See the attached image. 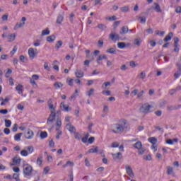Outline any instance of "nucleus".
Segmentation results:
<instances>
[{
    "instance_id": "f257e3e1",
    "label": "nucleus",
    "mask_w": 181,
    "mask_h": 181,
    "mask_svg": "<svg viewBox=\"0 0 181 181\" xmlns=\"http://www.w3.org/2000/svg\"><path fill=\"white\" fill-rule=\"evenodd\" d=\"M33 172V168L30 164H24L23 173L25 177H30L32 176V173Z\"/></svg>"
},
{
    "instance_id": "f03ea898",
    "label": "nucleus",
    "mask_w": 181,
    "mask_h": 181,
    "mask_svg": "<svg viewBox=\"0 0 181 181\" xmlns=\"http://www.w3.org/2000/svg\"><path fill=\"white\" fill-rule=\"evenodd\" d=\"M125 124H127V122L125 121H123V124H113L112 127V132H114V134H119V132H123L124 128L125 127Z\"/></svg>"
},
{
    "instance_id": "7ed1b4c3",
    "label": "nucleus",
    "mask_w": 181,
    "mask_h": 181,
    "mask_svg": "<svg viewBox=\"0 0 181 181\" xmlns=\"http://www.w3.org/2000/svg\"><path fill=\"white\" fill-rule=\"evenodd\" d=\"M177 66V71L174 74V78L176 80L177 78H179L181 76V64L177 62L176 64Z\"/></svg>"
},
{
    "instance_id": "20e7f679",
    "label": "nucleus",
    "mask_w": 181,
    "mask_h": 181,
    "mask_svg": "<svg viewBox=\"0 0 181 181\" xmlns=\"http://www.w3.org/2000/svg\"><path fill=\"white\" fill-rule=\"evenodd\" d=\"M26 22V17H22L21 23H17L14 26V30H18L19 28H23L25 25V23Z\"/></svg>"
},
{
    "instance_id": "39448f33",
    "label": "nucleus",
    "mask_w": 181,
    "mask_h": 181,
    "mask_svg": "<svg viewBox=\"0 0 181 181\" xmlns=\"http://www.w3.org/2000/svg\"><path fill=\"white\" fill-rule=\"evenodd\" d=\"M149 110H151V106L148 103H145L140 107V112L146 114L149 112Z\"/></svg>"
},
{
    "instance_id": "423d86ee",
    "label": "nucleus",
    "mask_w": 181,
    "mask_h": 181,
    "mask_svg": "<svg viewBox=\"0 0 181 181\" xmlns=\"http://www.w3.org/2000/svg\"><path fill=\"white\" fill-rule=\"evenodd\" d=\"M54 119H56V112H51V114L49 115L47 119V125H50L53 124V121H54Z\"/></svg>"
},
{
    "instance_id": "0eeeda50",
    "label": "nucleus",
    "mask_w": 181,
    "mask_h": 181,
    "mask_svg": "<svg viewBox=\"0 0 181 181\" xmlns=\"http://www.w3.org/2000/svg\"><path fill=\"white\" fill-rule=\"evenodd\" d=\"M174 47L173 52L179 53V37H174Z\"/></svg>"
},
{
    "instance_id": "6e6552de",
    "label": "nucleus",
    "mask_w": 181,
    "mask_h": 181,
    "mask_svg": "<svg viewBox=\"0 0 181 181\" xmlns=\"http://www.w3.org/2000/svg\"><path fill=\"white\" fill-rule=\"evenodd\" d=\"M35 136V133H33V131L28 129L27 133L25 134V138L26 139H32Z\"/></svg>"
},
{
    "instance_id": "1a4fd4ad",
    "label": "nucleus",
    "mask_w": 181,
    "mask_h": 181,
    "mask_svg": "<svg viewBox=\"0 0 181 181\" xmlns=\"http://www.w3.org/2000/svg\"><path fill=\"white\" fill-rule=\"evenodd\" d=\"M126 172L128 175V176H129V177H131L132 179H134V172L132 171V168H131V167H129V165H126Z\"/></svg>"
},
{
    "instance_id": "9d476101",
    "label": "nucleus",
    "mask_w": 181,
    "mask_h": 181,
    "mask_svg": "<svg viewBox=\"0 0 181 181\" xmlns=\"http://www.w3.org/2000/svg\"><path fill=\"white\" fill-rule=\"evenodd\" d=\"M66 128L68 131H69V132H71V134H74V132H76V127H74V126H73L71 123L66 124Z\"/></svg>"
},
{
    "instance_id": "9b49d317",
    "label": "nucleus",
    "mask_w": 181,
    "mask_h": 181,
    "mask_svg": "<svg viewBox=\"0 0 181 181\" xmlns=\"http://www.w3.org/2000/svg\"><path fill=\"white\" fill-rule=\"evenodd\" d=\"M60 108L62 111H65V112H69V111H71V108L69 106H66L64 105V102H62L60 104Z\"/></svg>"
},
{
    "instance_id": "f8f14e48",
    "label": "nucleus",
    "mask_w": 181,
    "mask_h": 181,
    "mask_svg": "<svg viewBox=\"0 0 181 181\" xmlns=\"http://www.w3.org/2000/svg\"><path fill=\"white\" fill-rule=\"evenodd\" d=\"M48 107L49 108L50 112H56V110L54 109V105H53V101L52 99H49L47 102Z\"/></svg>"
},
{
    "instance_id": "ddd939ff",
    "label": "nucleus",
    "mask_w": 181,
    "mask_h": 181,
    "mask_svg": "<svg viewBox=\"0 0 181 181\" xmlns=\"http://www.w3.org/2000/svg\"><path fill=\"white\" fill-rule=\"evenodd\" d=\"M75 76L77 78H81L84 77V72L81 69H76L75 71Z\"/></svg>"
},
{
    "instance_id": "4468645a",
    "label": "nucleus",
    "mask_w": 181,
    "mask_h": 181,
    "mask_svg": "<svg viewBox=\"0 0 181 181\" xmlns=\"http://www.w3.org/2000/svg\"><path fill=\"white\" fill-rule=\"evenodd\" d=\"M64 20V12H62V14H59L57 18V23L58 25H62V22Z\"/></svg>"
},
{
    "instance_id": "2eb2a0df",
    "label": "nucleus",
    "mask_w": 181,
    "mask_h": 181,
    "mask_svg": "<svg viewBox=\"0 0 181 181\" xmlns=\"http://www.w3.org/2000/svg\"><path fill=\"white\" fill-rule=\"evenodd\" d=\"M28 55H29V57L31 58L32 59H35V57H36V53L35 52V49L33 48L28 49Z\"/></svg>"
},
{
    "instance_id": "dca6fc26",
    "label": "nucleus",
    "mask_w": 181,
    "mask_h": 181,
    "mask_svg": "<svg viewBox=\"0 0 181 181\" xmlns=\"http://www.w3.org/2000/svg\"><path fill=\"white\" fill-rule=\"evenodd\" d=\"M22 159L19 156H16L13 158V163L11 164L12 166L13 165H21Z\"/></svg>"
},
{
    "instance_id": "f3484780",
    "label": "nucleus",
    "mask_w": 181,
    "mask_h": 181,
    "mask_svg": "<svg viewBox=\"0 0 181 181\" xmlns=\"http://www.w3.org/2000/svg\"><path fill=\"white\" fill-rule=\"evenodd\" d=\"M109 37L111 40H115V42L119 40V35L118 34L111 33L110 34Z\"/></svg>"
},
{
    "instance_id": "a211bd4d",
    "label": "nucleus",
    "mask_w": 181,
    "mask_h": 181,
    "mask_svg": "<svg viewBox=\"0 0 181 181\" xmlns=\"http://www.w3.org/2000/svg\"><path fill=\"white\" fill-rule=\"evenodd\" d=\"M129 32V29L128 28V26H123L122 27L119 33L120 35H127Z\"/></svg>"
},
{
    "instance_id": "6ab92c4d",
    "label": "nucleus",
    "mask_w": 181,
    "mask_h": 181,
    "mask_svg": "<svg viewBox=\"0 0 181 181\" xmlns=\"http://www.w3.org/2000/svg\"><path fill=\"white\" fill-rule=\"evenodd\" d=\"M146 78V72L145 71H141L140 74L137 75V78H139L140 80H145Z\"/></svg>"
},
{
    "instance_id": "aec40b11",
    "label": "nucleus",
    "mask_w": 181,
    "mask_h": 181,
    "mask_svg": "<svg viewBox=\"0 0 181 181\" xmlns=\"http://www.w3.org/2000/svg\"><path fill=\"white\" fill-rule=\"evenodd\" d=\"M16 37V35L15 33L7 35L8 42H13Z\"/></svg>"
},
{
    "instance_id": "412c9836",
    "label": "nucleus",
    "mask_w": 181,
    "mask_h": 181,
    "mask_svg": "<svg viewBox=\"0 0 181 181\" xmlns=\"http://www.w3.org/2000/svg\"><path fill=\"white\" fill-rule=\"evenodd\" d=\"M23 86H22L21 84H18L16 87V91H18V94H23Z\"/></svg>"
},
{
    "instance_id": "4be33fe9",
    "label": "nucleus",
    "mask_w": 181,
    "mask_h": 181,
    "mask_svg": "<svg viewBox=\"0 0 181 181\" xmlns=\"http://www.w3.org/2000/svg\"><path fill=\"white\" fill-rule=\"evenodd\" d=\"M167 174L168 175H172L173 176H175V172H173V168L170 166L167 167Z\"/></svg>"
},
{
    "instance_id": "5701e85b",
    "label": "nucleus",
    "mask_w": 181,
    "mask_h": 181,
    "mask_svg": "<svg viewBox=\"0 0 181 181\" xmlns=\"http://www.w3.org/2000/svg\"><path fill=\"white\" fill-rule=\"evenodd\" d=\"M133 146L134 149H141V148H142V142L138 141L134 144H133Z\"/></svg>"
},
{
    "instance_id": "b1692460",
    "label": "nucleus",
    "mask_w": 181,
    "mask_h": 181,
    "mask_svg": "<svg viewBox=\"0 0 181 181\" xmlns=\"http://www.w3.org/2000/svg\"><path fill=\"white\" fill-rule=\"evenodd\" d=\"M55 126L57 127L56 131H59V129H60V127H62V119L58 118L55 123Z\"/></svg>"
},
{
    "instance_id": "393cba45",
    "label": "nucleus",
    "mask_w": 181,
    "mask_h": 181,
    "mask_svg": "<svg viewBox=\"0 0 181 181\" xmlns=\"http://www.w3.org/2000/svg\"><path fill=\"white\" fill-rule=\"evenodd\" d=\"M105 59H107V55H105V54L99 55L96 59V62H97L98 64H100V62H101V60H104Z\"/></svg>"
},
{
    "instance_id": "a878e982",
    "label": "nucleus",
    "mask_w": 181,
    "mask_h": 181,
    "mask_svg": "<svg viewBox=\"0 0 181 181\" xmlns=\"http://www.w3.org/2000/svg\"><path fill=\"white\" fill-rule=\"evenodd\" d=\"M127 46H129V44L126 45L125 42H118L117 47L118 49H125Z\"/></svg>"
},
{
    "instance_id": "bb28decb",
    "label": "nucleus",
    "mask_w": 181,
    "mask_h": 181,
    "mask_svg": "<svg viewBox=\"0 0 181 181\" xmlns=\"http://www.w3.org/2000/svg\"><path fill=\"white\" fill-rule=\"evenodd\" d=\"M172 36H173V33L170 32L166 35L164 38V42H169V40H172Z\"/></svg>"
},
{
    "instance_id": "cd10ccee",
    "label": "nucleus",
    "mask_w": 181,
    "mask_h": 181,
    "mask_svg": "<svg viewBox=\"0 0 181 181\" xmlns=\"http://www.w3.org/2000/svg\"><path fill=\"white\" fill-rule=\"evenodd\" d=\"M62 46H63V41H62V40L57 41L55 45L56 50H59V49H60Z\"/></svg>"
},
{
    "instance_id": "c85d7f7f",
    "label": "nucleus",
    "mask_w": 181,
    "mask_h": 181,
    "mask_svg": "<svg viewBox=\"0 0 181 181\" xmlns=\"http://www.w3.org/2000/svg\"><path fill=\"white\" fill-rule=\"evenodd\" d=\"M148 142L152 144V145H156V142H158V139L156 137H150L148 138Z\"/></svg>"
},
{
    "instance_id": "c756f323",
    "label": "nucleus",
    "mask_w": 181,
    "mask_h": 181,
    "mask_svg": "<svg viewBox=\"0 0 181 181\" xmlns=\"http://www.w3.org/2000/svg\"><path fill=\"white\" fill-rule=\"evenodd\" d=\"M54 40H56V36L54 35L48 36L47 37V42H49V43H52V42H54Z\"/></svg>"
},
{
    "instance_id": "7c9ffc66",
    "label": "nucleus",
    "mask_w": 181,
    "mask_h": 181,
    "mask_svg": "<svg viewBox=\"0 0 181 181\" xmlns=\"http://www.w3.org/2000/svg\"><path fill=\"white\" fill-rule=\"evenodd\" d=\"M112 157L115 160H118L121 159V153H112Z\"/></svg>"
},
{
    "instance_id": "2f4dec72",
    "label": "nucleus",
    "mask_w": 181,
    "mask_h": 181,
    "mask_svg": "<svg viewBox=\"0 0 181 181\" xmlns=\"http://www.w3.org/2000/svg\"><path fill=\"white\" fill-rule=\"evenodd\" d=\"M106 53H109L110 54H117V51L115 48H110L106 50Z\"/></svg>"
},
{
    "instance_id": "473e14b6",
    "label": "nucleus",
    "mask_w": 181,
    "mask_h": 181,
    "mask_svg": "<svg viewBox=\"0 0 181 181\" xmlns=\"http://www.w3.org/2000/svg\"><path fill=\"white\" fill-rule=\"evenodd\" d=\"M177 139H168L166 141V144H168V145H173V144L177 143Z\"/></svg>"
},
{
    "instance_id": "72a5a7b5",
    "label": "nucleus",
    "mask_w": 181,
    "mask_h": 181,
    "mask_svg": "<svg viewBox=\"0 0 181 181\" xmlns=\"http://www.w3.org/2000/svg\"><path fill=\"white\" fill-rule=\"evenodd\" d=\"M98 152V147L96 146L95 148H90L88 151L87 153H97Z\"/></svg>"
},
{
    "instance_id": "f704fd0d",
    "label": "nucleus",
    "mask_w": 181,
    "mask_h": 181,
    "mask_svg": "<svg viewBox=\"0 0 181 181\" xmlns=\"http://www.w3.org/2000/svg\"><path fill=\"white\" fill-rule=\"evenodd\" d=\"M47 136V132H40V137L41 139H45Z\"/></svg>"
},
{
    "instance_id": "c9c22d12",
    "label": "nucleus",
    "mask_w": 181,
    "mask_h": 181,
    "mask_svg": "<svg viewBox=\"0 0 181 181\" xmlns=\"http://www.w3.org/2000/svg\"><path fill=\"white\" fill-rule=\"evenodd\" d=\"M78 96V91L77 90H75V93L71 96L70 100L73 101L76 100V97Z\"/></svg>"
},
{
    "instance_id": "e433bc0d",
    "label": "nucleus",
    "mask_w": 181,
    "mask_h": 181,
    "mask_svg": "<svg viewBox=\"0 0 181 181\" xmlns=\"http://www.w3.org/2000/svg\"><path fill=\"white\" fill-rule=\"evenodd\" d=\"M54 87L57 89L62 88V87H63V83H62V82H55L54 83Z\"/></svg>"
},
{
    "instance_id": "4c0bfd02",
    "label": "nucleus",
    "mask_w": 181,
    "mask_h": 181,
    "mask_svg": "<svg viewBox=\"0 0 181 181\" xmlns=\"http://www.w3.org/2000/svg\"><path fill=\"white\" fill-rule=\"evenodd\" d=\"M4 122H5V127L6 128H11V125H12V122L11 120L5 119Z\"/></svg>"
},
{
    "instance_id": "58836bf2",
    "label": "nucleus",
    "mask_w": 181,
    "mask_h": 181,
    "mask_svg": "<svg viewBox=\"0 0 181 181\" xmlns=\"http://www.w3.org/2000/svg\"><path fill=\"white\" fill-rule=\"evenodd\" d=\"M23 135V133H18L14 136L15 141H21V137Z\"/></svg>"
},
{
    "instance_id": "ea45409f",
    "label": "nucleus",
    "mask_w": 181,
    "mask_h": 181,
    "mask_svg": "<svg viewBox=\"0 0 181 181\" xmlns=\"http://www.w3.org/2000/svg\"><path fill=\"white\" fill-rule=\"evenodd\" d=\"M155 7H154V11H156V12H158L160 13L162 12V9H160V6H159L158 4L155 3Z\"/></svg>"
},
{
    "instance_id": "a19ab883",
    "label": "nucleus",
    "mask_w": 181,
    "mask_h": 181,
    "mask_svg": "<svg viewBox=\"0 0 181 181\" xmlns=\"http://www.w3.org/2000/svg\"><path fill=\"white\" fill-rule=\"evenodd\" d=\"M120 11L121 12H124V13L129 12V6H125L121 7Z\"/></svg>"
},
{
    "instance_id": "79ce46f5",
    "label": "nucleus",
    "mask_w": 181,
    "mask_h": 181,
    "mask_svg": "<svg viewBox=\"0 0 181 181\" xmlns=\"http://www.w3.org/2000/svg\"><path fill=\"white\" fill-rule=\"evenodd\" d=\"M48 35H50V30H49V28L42 31V36H47Z\"/></svg>"
},
{
    "instance_id": "37998d69",
    "label": "nucleus",
    "mask_w": 181,
    "mask_h": 181,
    "mask_svg": "<svg viewBox=\"0 0 181 181\" xmlns=\"http://www.w3.org/2000/svg\"><path fill=\"white\" fill-rule=\"evenodd\" d=\"M26 149L28 151V154L33 153V151H35V148L32 146H27Z\"/></svg>"
},
{
    "instance_id": "c03bdc74",
    "label": "nucleus",
    "mask_w": 181,
    "mask_h": 181,
    "mask_svg": "<svg viewBox=\"0 0 181 181\" xmlns=\"http://www.w3.org/2000/svg\"><path fill=\"white\" fill-rule=\"evenodd\" d=\"M141 43H142V41L140 39H135L134 41V45H135V46H141Z\"/></svg>"
},
{
    "instance_id": "a18cd8bd",
    "label": "nucleus",
    "mask_w": 181,
    "mask_h": 181,
    "mask_svg": "<svg viewBox=\"0 0 181 181\" xmlns=\"http://www.w3.org/2000/svg\"><path fill=\"white\" fill-rule=\"evenodd\" d=\"M74 134L75 139H77L78 141H80V139H81V134H80V133L75 132H74Z\"/></svg>"
},
{
    "instance_id": "49530a36",
    "label": "nucleus",
    "mask_w": 181,
    "mask_h": 181,
    "mask_svg": "<svg viewBox=\"0 0 181 181\" xmlns=\"http://www.w3.org/2000/svg\"><path fill=\"white\" fill-rule=\"evenodd\" d=\"M138 19L140 20V23H146V17L145 16H139Z\"/></svg>"
},
{
    "instance_id": "de8ad7c7",
    "label": "nucleus",
    "mask_w": 181,
    "mask_h": 181,
    "mask_svg": "<svg viewBox=\"0 0 181 181\" xmlns=\"http://www.w3.org/2000/svg\"><path fill=\"white\" fill-rule=\"evenodd\" d=\"M19 60H20V62H22V63H27V62H28V59H26L25 57V56H23V55L20 56Z\"/></svg>"
},
{
    "instance_id": "09e8293b",
    "label": "nucleus",
    "mask_w": 181,
    "mask_h": 181,
    "mask_svg": "<svg viewBox=\"0 0 181 181\" xmlns=\"http://www.w3.org/2000/svg\"><path fill=\"white\" fill-rule=\"evenodd\" d=\"M12 74V70L11 69H8V71H6L5 74L6 78H9L10 76Z\"/></svg>"
},
{
    "instance_id": "8fccbe9b",
    "label": "nucleus",
    "mask_w": 181,
    "mask_h": 181,
    "mask_svg": "<svg viewBox=\"0 0 181 181\" xmlns=\"http://www.w3.org/2000/svg\"><path fill=\"white\" fill-rule=\"evenodd\" d=\"M98 28L100 30H105V29H107V26H105V25H104V24H98Z\"/></svg>"
},
{
    "instance_id": "3c124183",
    "label": "nucleus",
    "mask_w": 181,
    "mask_h": 181,
    "mask_svg": "<svg viewBox=\"0 0 181 181\" xmlns=\"http://www.w3.org/2000/svg\"><path fill=\"white\" fill-rule=\"evenodd\" d=\"M156 35L160 36L163 37V36L165 35V31H159V30H156Z\"/></svg>"
},
{
    "instance_id": "603ef678",
    "label": "nucleus",
    "mask_w": 181,
    "mask_h": 181,
    "mask_svg": "<svg viewBox=\"0 0 181 181\" xmlns=\"http://www.w3.org/2000/svg\"><path fill=\"white\" fill-rule=\"evenodd\" d=\"M21 156H28L29 155V153L26 150H22L21 151Z\"/></svg>"
},
{
    "instance_id": "864d4df0",
    "label": "nucleus",
    "mask_w": 181,
    "mask_h": 181,
    "mask_svg": "<svg viewBox=\"0 0 181 181\" xmlns=\"http://www.w3.org/2000/svg\"><path fill=\"white\" fill-rule=\"evenodd\" d=\"M42 163H43V157H39L37 159V164L40 165Z\"/></svg>"
},
{
    "instance_id": "5fc2aeb1",
    "label": "nucleus",
    "mask_w": 181,
    "mask_h": 181,
    "mask_svg": "<svg viewBox=\"0 0 181 181\" xmlns=\"http://www.w3.org/2000/svg\"><path fill=\"white\" fill-rule=\"evenodd\" d=\"M93 94H94V88H90L89 91L87 92V95H88V97H91V95H93Z\"/></svg>"
},
{
    "instance_id": "6e6d98bb",
    "label": "nucleus",
    "mask_w": 181,
    "mask_h": 181,
    "mask_svg": "<svg viewBox=\"0 0 181 181\" xmlns=\"http://www.w3.org/2000/svg\"><path fill=\"white\" fill-rule=\"evenodd\" d=\"M108 86H111V82H105L102 85V88H107V87H108Z\"/></svg>"
},
{
    "instance_id": "4d7b16f0",
    "label": "nucleus",
    "mask_w": 181,
    "mask_h": 181,
    "mask_svg": "<svg viewBox=\"0 0 181 181\" xmlns=\"http://www.w3.org/2000/svg\"><path fill=\"white\" fill-rule=\"evenodd\" d=\"M103 46H104V41L101 40H99L98 41V47H103Z\"/></svg>"
},
{
    "instance_id": "13d9d810",
    "label": "nucleus",
    "mask_w": 181,
    "mask_h": 181,
    "mask_svg": "<svg viewBox=\"0 0 181 181\" xmlns=\"http://www.w3.org/2000/svg\"><path fill=\"white\" fill-rule=\"evenodd\" d=\"M138 153L139 155H144L145 153V148L141 147L140 149H138Z\"/></svg>"
},
{
    "instance_id": "bf43d9fd",
    "label": "nucleus",
    "mask_w": 181,
    "mask_h": 181,
    "mask_svg": "<svg viewBox=\"0 0 181 181\" xmlns=\"http://www.w3.org/2000/svg\"><path fill=\"white\" fill-rule=\"evenodd\" d=\"M17 50H18V47L14 46V47L13 48V50L10 52L11 56H13V54L16 53Z\"/></svg>"
},
{
    "instance_id": "052dcab7",
    "label": "nucleus",
    "mask_w": 181,
    "mask_h": 181,
    "mask_svg": "<svg viewBox=\"0 0 181 181\" xmlns=\"http://www.w3.org/2000/svg\"><path fill=\"white\" fill-rule=\"evenodd\" d=\"M13 179H15L16 181H19V174L18 173H14L13 175Z\"/></svg>"
},
{
    "instance_id": "680f3d73",
    "label": "nucleus",
    "mask_w": 181,
    "mask_h": 181,
    "mask_svg": "<svg viewBox=\"0 0 181 181\" xmlns=\"http://www.w3.org/2000/svg\"><path fill=\"white\" fill-rule=\"evenodd\" d=\"M144 160H152V157L148 154L147 156H144Z\"/></svg>"
},
{
    "instance_id": "e2e57ef3",
    "label": "nucleus",
    "mask_w": 181,
    "mask_h": 181,
    "mask_svg": "<svg viewBox=\"0 0 181 181\" xmlns=\"http://www.w3.org/2000/svg\"><path fill=\"white\" fill-rule=\"evenodd\" d=\"M139 91V90H138V89H134L133 91H132V93H131L132 97L136 95V94H138Z\"/></svg>"
},
{
    "instance_id": "0e129e2a",
    "label": "nucleus",
    "mask_w": 181,
    "mask_h": 181,
    "mask_svg": "<svg viewBox=\"0 0 181 181\" xmlns=\"http://www.w3.org/2000/svg\"><path fill=\"white\" fill-rule=\"evenodd\" d=\"M56 131H57L56 139H60V135H62V132L60 131V129Z\"/></svg>"
},
{
    "instance_id": "69168bd1",
    "label": "nucleus",
    "mask_w": 181,
    "mask_h": 181,
    "mask_svg": "<svg viewBox=\"0 0 181 181\" xmlns=\"http://www.w3.org/2000/svg\"><path fill=\"white\" fill-rule=\"evenodd\" d=\"M106 19L107 21H117V16L107 17Z\"/></svg>"
},
{
    "instance_id": "338daca9",
    "label": "nucleus",
    "mask_w": 181,
    "mask_h": 181,
    "mask_svg": "<svg viewBox=\"0 0 181 181\" xmlns=\"http://www.w3.org/2000/svg\"><path fill=\"white\" fill-rule=\"evenodd\" d=\"M176 91H177V89H171L169 90V94L170 95H173L175 94V93H176Z\"/></svg>"
},
{
    "instance_id": "774afa93",
    "label": "nucleus",
    "mask_w": 181,
    "mask_h": 181,
    "mask_svg": "<svg viewBox=\"0 0 181 181\" xmlns=\"http://www.w3.org/2000/svg\"><path fill=\"white\" fill-rule=\"evenodd\" d=\"M0 114H2L3 115H6V114H8V110H0Z\"/></svg>"
}]
</instances>
